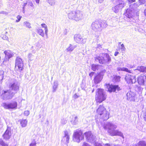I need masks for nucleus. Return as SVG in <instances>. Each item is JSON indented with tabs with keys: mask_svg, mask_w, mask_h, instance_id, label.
<instances>
[{
	"mask_svg": "<svg viewBox=\"0 0 146 146\" xmlns=\"http://www.w3.org/2000/svg\"><path fill=\"white\" fill-rule=\"evenodd\" d=\"M44 30H45V35H46V36H47L48 35L47 33L48 32V29L47 28L45 29Z\"/></svg>",
	"mask_w": 146,
	"mask_h": 146,
	"instance_id": "50",
	"label": "nucleus"
},
{
	"mask_svg": "<svg viewBox=\"0 0 146 146\" xmlns=\"http://www.w3.org/2000/svg\"><path fill=\"white\" fill-rule=\"evenodd\" d=\"M121 77L119 76H114L113 77V79L115 81V82H117L119 81Z\"/></svg>",
	"mask_w": 146,
	"mask_h": 146,
	"instance_id": "38",
	"label": "nucleus"
},
{
	"mask_svg": "<svg viewBox=\"0 0 146 146\" xmlns=\"http://www.w3.org/2000/svg\"><path fill=\"white\" fill-rule=\"evenodd\" d=\"M68 15L69 19L76 21L82 20L84 18L83 13L80 11H70L68 14Z\"/></svg>",
	"mask_w": 146,
	"mask_h": 146,
	"instance_id": "2",
	"label": "nucleus"
},
{
	"mask_svg": "<svg viewBox=\"0 0 146 146\" xmlns=\"http://www.w3.org/2000/svg\"><path fill=\"white\" fill-rule=\"evenodd\" d=\"M135 146H146V143L144 141H140Z\"/></svg>",
	"mask_w": 146,
	"mask_h": 146,
	"instance_id": "32",
	"label": "nucleus"
},
{
	"mask_svg": "<svg viewBox=\"0 0 146 146\" xmlns=\"http://www.w3.org/2000/svg\"><path fill=\"white\" fill-rule=\"evenodd\" d=\"M4 53L5 55V57L8 58V59H9L13 56L12 54L10 51H5Z\"/></svg>",
	"mask_w": 146,
	"mask_h": 146,
	"instance_id": "26",
	"label": "nucleus"
},
{
	"mask_svg": "<svg viewBox=\"0 0 146 146\" xmlns=\"http://www.w3.org/2000/svg\"><path fill=\"white\" fill-rule=\"evenodd\" d=\"M118 70L125 71L129 73H131L132 72L131 70H129L127 68L124 67L119 68H118Z\"/></svg>",
	"mask_w": 146,
	"mask_h": 146,
	"instance_id": "30",
	"label": "nucleus"
},
{
	"mask_svg": "<svg viewBox=\"0 0 146 146\" xmlns=\"http://www.w3.org/2000/svg\"><path fill=\"white\" fill-rule=\"evenodd\" d=\"M41 26L42 27H43L44 28V29L46 28H47L46 25L45 24H42L41 25Z\"/></svg>",
	"mask_w": 146,
	"mask_h": 146,
	"instance_id": "46",
	"label": "nucleus"
},
{
	"mask_svg": "<svg viewBox=\"0 0 146 146\" xmlns=\"http://www.w3.org/2000/svg\"><path fill=\"white\" fill-rule=\"evenodd\" d=\"M46 1L50 5H54L55 4V0H46Z\"/></svg>",
	"mask_w": 146,
	"mask_h": 146,
	"instance_id": "37",
	"label": "nucleus"
},
{
	"mask_svg": "<svg viewBox=\"0 0 146 146\" xmlns=\"http://www.w3.org/2000/svg\"><path fill=\"white\" fill-rule=\"evenodd\" d=\"M76 47V45H72L71 44H70L69 47L66 49V51L67 52H71Z\"/></svg>",
	"mask_w": 146,
	"mask_h": 146,
	"instance_id": "23",
	"label": "nucleus"
},
{
	"mask_svg": "<svg viewBox=\"0 0 146 146\" xmlns=\"http://www.w3.org/2000/svg\"><path fill=\"white\" fill-rule=\"evenodd\" d=\"M29 114V111H25L24 112V114L26 116H28Z\"/></svg>",
	"mask_w": 146,
	"mask_h": 146,
	"instance_id": "44",
	"label": "nucleus"
},
{
	"mask_svg": "<svg viewBox=\"0 0 146 146\" xmlns=\"http://www.w3.org/2000/svg\"><path fill=\"white\" fill-rule=\"evenodd\" d=\"M133 12L132 10H130V9H128L126 10L125 15L126 17L129 18H131L133 17Z\"/></svg>",
	"mask_w": 146,
	"mask_h": 146,
	"instance_id": "21",
	"label": "nucleus"
},
{
	"mask_svg": "<svg viewBox=\"0 0 146 146\" xmlns=\"http://www.w3.org/2000/svg\"><path fill=\"white\" fill-rule=\"evenodd\" d=\"M121 49L122 51H125L126 49L123 44H122L121 45Z\"/></svg>",
	"mask_w": 146,
	"mask_h": 146,
	"instance_id": "41",
	"label": "nucleus"
},
{
	"mask_svg": "<svg viewBox=\"0 0 146 146\" xmlns=\"http://www.w3.org/2000/svg\"><path fill=\"white\" fill-rule=\"evenodd\" d=\"M103 74L101 72L95 77L94 80L95 83L98 84L101 81L103 78Z\"/></svg>",
	"mask_w": 146,
	"mask_h": 146,
	"instance_id": "20",
	"label": "nucleus"
},
{
	"mask_svg": "<svg viewBox=\"0 0 146 146\" xmlns=\"http://www.w3.org/2000/svg\"><path fill=\"white\" fill-rule=\"evenodd\" d=\"M103 127L105 130H108V132L111 136H119L124 138L121 131L118 130H115L117 127L116 125L110 122H107L104 123Z\"/></svg>",
	"mask_w": 146,
	"mask_h": 146,
	"instance_id": "1",
	"label": "nucleus"
},
{
	"mask_svg": "<svg viewBox=\"0 0 146 146\" xmlns=\"http://www.w3.org/2000/svg\"><path fill=\"white\" fill-rule=\"evenodd\" d=\"M106 96L104 92V90L101 89H98L96 93L95 99L97 103H100L105 100Z\"/></svg>",
	"mask_w": 146,
	"mask_h": 146,
	"instance_id": "5",
	"label": "nucleus"
},
{
	"mask_svg": "<svg viewBox=\"0 0 146 146\" xmlns=\"http://www.w3.org/2000/svg\"><path fill=\"white\" fill-rule=\"evenodd\" d=\"M146 80V75L141 74L137 78V81L138 84L141 85H144L145 82Z\"/></svg>",
	"mask_w": 146,
	"mask_h": 146,
	"instance_id": "17",
	"label": "nucleus"
},
{
	"mask_svg": "<svg viewBox=\"0 0 146 146\" xmlns=\"http://www.w3.org/2000/svg\"><path fill=\"white\" fill-rule=\"evenodd\" d=\"M104 1V0H98V2L100 3H102L103 1Z\"/></svg>",
	"mask_w": 146,
	"mask_h": 146,
	"instance_id": "62",
	"label": "nucleus"
},
{
	"mask_svg": "<svg viewBox=\"0 0 146 146\" xmlns=\"http://www.w3.org/2000/svg\"><path fill=\"white\" fill-rule=\"evenodd\" d=\"M140 4H144L146 2V0H139Z\"/></svg>",
	"mask_w": 146,
	"mask_h": 146,
	"instance_id": "43",
	"label": "nucleus"
},
{
	"mask_svg": "<svg viewBox=\"0 0 146 146\" xmlns=\"http://www.w3.org/2000/svg\"><path fill=\"white\" fill-rule=\"evenodd\" d=\"M79 97V96H78L76 94H74V95L73 96V97L75 99H76L78 98Z\"/></svg>",
	"mask_w": 146,
	"mask_h": 146,
	"instance_id": "49",
	"label": "nucleus"
},
{
	"mask_svg": "<svg viewBox=\"0 0 146 146\" xmlns=\"http://www.w3.org/2000/svg\"><path fill=\"white\" fill-rule=\"evenodd\" d=\"M61 125H63L67 123V121L64 119H62L61 121Z\"/></svg>",
	"mask_w": 146,
	"mask_h": 146,
	"instance_id": "39",
	"label": "nucleus"
},
{
	"mask_svg": "<svg viewBox=\"0 0 146 146\" xmlns=\"http://www.w3.org/2000/svg\"><path fill=\"white\" fill-rule=\"evenodd\" d=\"M37 33L43 37L44 36V33L43 30L41 28H39L37 29Z\"/></svg>",
	"mask_w": 146,
	"mask_h": 146,
	"instance_id": "28",
	"label": "nucleus"
},
{
	"mask_svg": "<svg viewBox=\"0 0 146 146\" xmlns=\"http://www.w3.org/2000/svg\"><path fill=\"white\" fill-rule=\"evenodd\" d=\"M33 56V55L31 53H29L28 54V58L30 60H32V57Z\"/></svg>",
	"mask_w": 146,
	"mask_h": 146,
	"instance_id": "40",
	"label": "nucleus"
},
{
	"mask_svg": "<svg viewBox=\"0 0 146 146\" xmlns=\"http://www.w3.org/2000/svg\"><path fill=\"white\" fill-rule=\"evenodd\" d=\"M135 94L133 92L130 91L127 94V99L130 101H134Z\"/></svg>",
	"mask_w": 146,
	"mask_h": 146,
	"instance_id": "19",
	"label": "nucleus"
},
{
	"mask_svg": "<svg viewBox=\"0 0 146 146\" xmlns=\"http://www.w3.org/2000/svg\"><path fill=\"white\" fill-rule=\"evenodd\" d=\"M23 63L22 59L19 57H17L15 60V68L21 72L23 69Z\"/></svg>",
	"mask_w": 146,
	"mask_h": 146,
	"instance_id": "9",
	"label": "nucleus"
},
{
	"mask_svg": "<svg viewBox=\"0 0 146 146\" xmlns=\"http://www.w3.org/2000/svg\"><path fill=\"white\" fill-rule=\"evenodd\" d=\"M82 146H91L90 145H89L87 143L84 142L83 143V144L82 145Z\"/></svg>",
	"mask_w": 146,
	"mask_h": 146,
	"instance_id": "47",
	"label": "nucleus"
},
{
	"mask_svg": "<svg viewBox=\"0 0 146 146\" xmlns=\"http://www.w3.org/2000/svg\"><path fill=\"white\" fill-rule=\"evenodd\" d=\"M143 117L145 120L146 121V111L144 113L143 115Z\"/></svg>",
	"mask_w": 146,
	"mask_h": 146,
	"instance_id": "48",
	"label": "nucleus"
},
{
	"mask_svg": "<svg viewBox=\"0 0 146 146\" xmlns=\"http://www.w3.org/2000/svg\"><path fill=\"white\" fill-rule=\"evenodd\" d=\"M15 94V93L11 91V90L3 91L1 96L3 100H7L11 99Z\"/></svg>",
	"mask_w": 146,
	"mask_h": 146,
	"instance_id": "8",
	"label": "nucleus"
},
{
	"mask_svg": "<svg viewBox=\"0 0 146 146\" xmlns=\"http://www.w3.org/2000/svg\"><path fill=\"white\" fill-rule=\"evenodd\" d=\"M7 38L8 37L6 36H4L3 37V38L4 40H6Z\"/></svg>",
	"mask_w": 146,
	"mask_h": 146,
	"instance_id": "57",
	"label": "nucleus"
},
{
	"mask_svg": "<svg viewBox=\"0 0 146 146\" xmlns=\"http://www.w3.org/2000/svg\"><path fill=\"white\" fill-rule=\"evenodd\" d=\"M135 72L138 71L139 72H146V67L144 66H138L136 69L135 70Z\"/></svg>",
	"mask_w": 146,
	"mask_h": 146,
	"instance_id": "22",
	"label": "nucleus"
},
{
	"mask_svg": "<svg viewBox=\"0 0 146 146\" xmlns=\"http://www.w3.org/2000/svg\"><path fill=\"white\" fill-rule=\"evenodd\" d=\"M84 136L83 132L81 130L77 129L73 134V140L74 141L79 143L83 139Z\"/></svg>",
	"mask_w": 146,
	"mask_h": 146,
	"instance_id": "7",
	"label": "nucleus"
},
{
	"mask_svg": "<svg viewBox=\"0 0 146 146\" xmlns=\"http://www.w3.org/2000/svg\"><path fill=\"white\" fill-rule=\"evenodd\" d=\"M145 15H146V9L145 10L144 12Z\"/></svg>",
	"mask_w": 146,
	"mask_h": 146,
	"instance_id": "64",
	"label": "nucleus"
},
{
	"mask_svg": "<svg viewBox=\"0 0 146 146\" xmlns=\"http://www.w3.org/2000/svg\"><path fill=\"white\" fill-rule=\"evenodd\" d=\"M95 146H102L101 144L99 143H95Z\"/></svg>",
	"mask_w": 146,
	"mask_h": 146,
	"instance_id": "54",
	"label": "nucleus"
},
{
	"mask_svg": "<svg viewBox=\"0 0 146 146\" xmlns=\"http://www.w3.org/2000/svg\"><path fill=\"white\" fill-rule=\"evenodd\" d=\"M11 130L10 127H7L6 130L3 135V138L5 140H9L11 138Z\"/></svg>",
	"mask_w": 146,
	"mask_h": 146,
	"instance_id": "14",
	"label": "nucleus"
},
{
	"mask_svg": "<svg viewBox=\"0 0 146 146\" xmlns=\"http://www.w3.org/2000/svg\"><path fill=\"white\" fill-rule=\"evenodd\" d=\"M71 122L74 125H76L78 124V117L75 115H73L72 119V120L71 121Z\"/></svg>",
	"mask_w": 146,
	"mask_h": 146,
	"instance_id": "25",
	"label": "nucleus"
},
{
	"mask_svg": "<svg viewBox=\"0 0 146 146\" xmlns=\"http://www.w3.org/2000/svg\"><path fill=\"white\" fill-rule=\"evenodd\" d=\"M21 17V16L20 15H18L17 17V20H16V22L17 23L19 22L20 21Z\"/></svg>",
	"mask_w": 146,
	"mask_h": 146,
	"instance_id": "42",
	"label": "nucleus"
},
{
	"mask_svg": "<svg viewBox=\"0 0 146 146\" xmlns=\"http://www.w3.org/2000/svg\"><path fill=\"white\" fill-rule=\"evenodd\" d=\"M106 86L108 89V91L110 92H115L116 90L119 91L121 90L120 87L117 85H110L108 84H106Z\"/></svg>",
	"mask_w": 146,
	"mask_h": 146,
	"instance_id": "10",
	"label": "nucleus"
},
{
	"mask_svg": "<svg viewBox=\"0 0 146 146\" xmlns=\"http://www.w3.org/2000/svg\"><path fill=\"white\" fill-rule=\"evenodd\" d=\"M68 33V31L67 29H65L64 32V34L65 35H66Z\"/></svg>",
	"mask_w": 146,
	"mask_h": 146,
	"instance_id": "53",
	"label": "nucleus"
},
{
	"mask_svg": "<svg viewBox=\"0 0 146 146\" xmlns=\"http://www.w3.org/2000/svg\"><path fill=\"white\" fill-rule=\"evenodd\" d=\"M36 143H31L30 145V146H36Z\"/></svg>",
	"mask_w": 146,
	"mask_h": 146,
	"instance_id": "56",
	"label": "nucleus"
},
{
	"mask_svg": "<svg viewBox=\"0 0 146 146\" xmlns=\"http://www.w3.org/2000/svg\"><path fill=\"white\" fill-rule=\"evenodd\" d=\"M96 111L98 114L104 120L108 119L109 116L108 112L103 105H100Z\"/></svg>",
	"mask_w": 146,
	"mask_h": 146,
	"instance_id": "6",
	"label": "nucleus"
},
{
	"mask_svg": "<svg viewBox=\"0 0 146 146\" xmlns=\"http://www.w3.org/2000/svg\"><path fill=\"white\" fill-rule=\"evenodd\" d=\"M119 53V52H115L114 54L115 56H117Z\"/></svg>",
	"mask_w": 146,
	"mask_h": 146,
	"instance_id": "58",
	"label": "nucleus"
},
{
	"mask_svg": "<svg viewBox=\"0 0 146 146\" xmlns=\"http://www.w3.org/2000/svg\"><path fill=\"white\" fill-rule=\"evenodd\" d=\"M24 25L26 27L29 29H31V23L28 21H25L24 22Z\"/></svg>",
	"mask_w": 146,
	"mask_h": 146,
	"instance_id": "34",
	"label": "nucleus"
},
{
	"mask_svg": "<svg viewBox=\"0 0 146 146\" xmlns=\"http://www.w3.org/2000/svg\"><path fill=\"white\" fill-rule=\"evenodd\" d=\"M104 146H111L110 145V144H109L107 143V144H106Z\"/></svg>",
	"mask_w": 146,
	"mask_h": 146,
	"instance_id": "63",
	"label": "nucleus"
},
{
	"mask_svg": "<svg viewBox=\"0 0 146 146\" xmlns=\"http://www.w3.org/2000/svg\"><path fill=\"white\" fill-rule=\"evenodd\" d=\"M127 66L129 68H134L135 66L134 65H133L131 64H128Z\"/></svg>",
	"mask_w": 146,
	"mask_h": 146,
	"instance_id": "45",
	"label": "nucleus"
},
{
	"mask_svg": "<svg viewBox=\"0 0 146 146\" xmlns=\"http://www.w3.org/2000/svg\"><path fill=\"white\" fill-rule=\"evenodd\" d=\"M0 145L2 146H8V144L5 142L2 139H0Z\"/></svg>",
	"mask_w": 146,
	"mask_h": 146,
	"instance_id": "33",
	"label": "nucleus"
},
{
	"mask_svg": "<svg viewBox=\"0 0 146 146\" xmlns=\"http://www.w3.org/2000/svg\"><path fill=\"white\" fill-rule=\"evenodd\" d=\"M74 41L78 43H84L85 42L82 36L80 34L74 35Z\"/></svg>",
	"mask_w": 146,
	"mask_h": 146,
	"instance_id": "16",
	"label": "nucleus"
},
{
	"mask_svg": "<svg viewBox=\"0 0 146 146\" xmlns=\"http://www.w3.org/2000/svg\"><path fill=\"white\" fill-rule=\"evenodd\" d=\"M4 71L3 70H0V82L3 78Z\"/></svg>",
	"mask_w": 146,
	"mask_h": 146,
	"instance_id": "36",
	"label": "nucleus"
},
{
	"mask_svg": "<svg viewBox=\"0 0 146 146\" xmlns=\"http://www.w3.org/2000/svg\"><path fill=\"white\" fill-rule=\"evenodd\" d=\"M87 140L89 142L93 143L96 141L95 137L92 135L91 131L86 132L84 134Z\"/></svg>",
	"mask_w": 146,
	"mask_h": 146,
	"instance_id": "12",
	"label": "nucleus"
},
{
	"mask_svg": "<svg viewBox=\"0 0 146 146\" xmlns=\"http://www.w3.org/2000/svg\"><path fill=\"white\" fill-rule=\"evenodd\" d=\"M20 124L22 127H25L27 124V121L26 119L20 120Z\"/></svg>",
	"mask_w": 146,
	"mask_h": 146,
	"instance_id": "29",
	"label": "nucleus"
},
{
	"mask_svg": "<svg viewBox=\"0 0 146 146\" xmlns=\"http://www.w3.org/2000/svg\"><path fill=\"white\" fill-rule=\"evenodd\" d=\"M40 0H35L36 3L37 4H38L39 3Z\"/></svg>",
	"mask_w": 146,
	"mask_h": 146,
	"instance_id": "61",
	"label": "nucleus"
},
{
	"mask_svg": "<svg viewBox=\"0 0 146 146\" xmlns=\"http://www.w3.org/2000/svg\"><path fill=\"white\" fill-rule=\"evenodd\" d=\"M91 69L93 71H96L98 70L101 68V66L98 64H93L91 66Z\"/></svg>",
	"mask_w": 146,
	"mask_h": 146,
	"instance_id": "24",
	"label": "nucleus"
},
{
	"mask_svg": "<svg viewBox=\"0 0 146 146\" xmlns=\"http://www.w3.org/2000/svg\"><path fill=\"white\" fill-rule=\"evenodd\" d=\"M138 89L139 90V92H141L143 90V88L140 87H138Z\"/></svg>",
	"mask_w": 146,
	"mask_h": 146,
	"instance_id": "52",
	"label": "nucleus"
},
{
	"mask_svg": "<svg viewBox=\"0 0 146 146\" xmlns=\"http://www.w3.org/2000/svg\"><path fill=\"white\" fill-rule=\"evenodd\" d=\"M135 0H128V1L129 3H131L135 2Z\"/></svg>",
	"mask_w": 146,
	"mask_h": 146,
	"instance_id": "55",
	"label": "nucleus"
},
{
	"mask_svg": "<svg viewBox=\"0 0 146 146\" xmlns=\"http://www.w3.org/2000/svg\"><path fill=\"white\" fill-rule=\"evenodd\" d=\"M140 72H139V71H137L136 72H135V71H134V73H135L136 74H139Z\"/></svg>",
	"mask_w": 146,
	"mask_h": 146,
	"instance_id": "60",
	"label": "nucleus"
},
{
	"mask_svg": "<svg viewBox=\"0 0 146 146\" xmlns=\"http://www.w3.org/2000/svg\"><path fill=\"white\" fill-rule=\"evenodd\" d=\"M94 73V72H92L89 74V75L90 77H92Z\"/></svg>",
	"mask_w": 146,
	"mask_h": 146,
	"instance_id": "51",
	"label": "nucleus"
},
{
	"mask_svg": "<svg viewBox=\"0 0 146 146\" xmlns=\"http://www.w3.org/2000/svg\"><path fill=\"white\" fill-rule=\"evenodd\" d=\"M17 106V103L15 101H14L9 104L4 103L2 105V106L4 108L7 109H16Z\"/></svg>",
	"mask_w": 146,
	"mask_h": 146,
	"instance_id": "11",
	"label": "nucleus"
},
{
	"mask_svg": "<svg viewBox=\"0 0 146 146\" xmlns=\"http://www.w3.org/2000/svg\"><path fill=\"white\" fill-rule=\"evenodd\" d=\"M124 6L123 4H118L117 5L113 7L112 9L114 12L117 13L121 11Z\"/></svg>",
	"mask_w": 146,
	"mask_h": 146,
	"instance_id": "18",
	"label": "nucleus"
},
{
	"mask_svg": "<svg viewBox=\"0 0 146 146\" xmlns=\"http://www.w3.org/2000/svg\"><path fill=\"white\" fill-rule=\"evenodd\" d=\"M58 82L57 81H55L54 83V85L53 86L52 92H55L58 86Z\"/></svg>",
	"mask_w": 146,
	"mask_h": 146,
	"instance_id": "31",
	"label": "nucleus"
},
{
	"mask_svg": "<svg viewBox=\"0 0 146 146\" xmlns=\"http://www.w3.org/2000/svg\"><path fill=\"white\" fill-rule=\"evenodd\" d=\"M117 4H123V6L125 5V0H115Z\"/></svg>",
	"mask_w": 146,
	"mask_h": 146,
	"instance_id": "35",
	"label": "nucleus"
},
{
	"mask_svg": "<svg viewBox=\"0 0 146 146\" xmlns=\"http://www.w3.org/2000/svg\"><path fill=\"white\" fill-rule=\"evenodd\" d=\"M108 26L107 23L106 21L102 22L96 21L93 22L91 25L92 29L95 32H100L104 28L107 27Z\"/></svg>",
	"mask_w": 146,
	"mask_h": 146,
	"instance_id": "3",
	"label": "nucleus"
},
{
	"mask_svg": "<svg viewBox=\"0 0 146 146\" xmlns=\"http://www.w3.org/2000/svg\"><path fill=\"white\" fill-rule=\"evenodd\" d=\"M95 60L101 64H108L111 62V59L108 54L102 53L100 54L99 56L96 57L95 58Z\"/></svg>",
	"mask_w": 146,
	"mask_h": 146,
	"instance_id": "4",
	"label": "nucleus"
},
{
	"mask_svg": "<svg viewBox=\"0 0 146 146\" xmlns=\"http://www.w3.org/2000/svg\"><path fill=\"white\" fill-rule=\"evenodd\" d=\"M125 80L128 84H132L136 82L135 76L127 74L125 77Z\"/></svg>",
	"mask_w": 146,
	"mask_h": 146,
	"instance_id": "13",
	"label": "nucleus"
},
{
	"mask_svg": "<svg viewBox=\"0 0 146 146\" xmlns=\"http://www.w3.org/2000/svg\"><path fill=\"white\" fill-rule=\"evenodd\" d=\"M9 87L10 90L14 91V92L15 94L19 90V86L16 81H14L11 83L9 85Z\"/></svg>",
	"mask_w": 146,
	"mask_h": 146,
	"instance_id": "15",
	"label": "nucleus"
},
{
	"mask_svg": "<svg viewBox=\"0 0 146 146\" xmlns=\"http://www.w3.org/2000/svg\"><path fill=\"white\" fill-rule=\"evenodd\" d=\"M64 136L63 138L65 139L66 138V142L67 143H69V135L68 134V132L67 131H64Z\"/></svg>",
	"mask_w": 146,
	"mask_h": 146,
	"instance_id": "27",
	"label": "nucleus"
},
{
	"mask_svg": "<svg viewBox=\"0 0 146 146\" xmlns=\"http://www.w3.org/2000/svg\"><path fill=\"white\" fill-rule=\"evenodd\" d=\"M5 13H6V12L4 11H1L0 12V14H5Z\"/></svg>",
	"mask_w": 146,
	"mask_h": 146,
	"instance_id": "59",
	"label": "nucleus"
}]
</instances>
